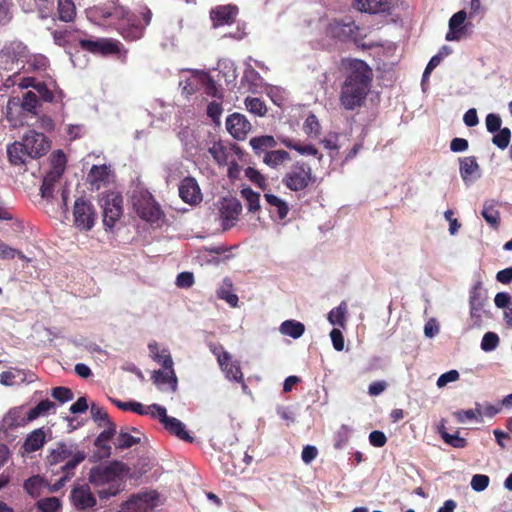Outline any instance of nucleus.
<instances>
[{"label":"nucleus","instance_id":"obj_1","mask_svg":"<svg viewBox=\"0 0 512 512\" xmlns=\"http://www.w3.org/2000/svg\"><path fill=\"white\" fill-rule=\"evenodd\" d=\"M372 80L373 71L365 61L351 60L348 74L341 86L340 104L346 110L362 106L370 91Z\"/></svg>","mask_w":512,"mask_h":512},{"label":"nucleus","instance_id":"obj_2","mask_svg":"<svg viewBox=\"0 0 512 512\" xmlns=\"http://www.w3.org/2000/svg\"><path fill=\"white\" fill-rule=\"evenodd\" d=\"M315 182L312 167L304 160L292 163L282 177V184L293 192L305 191Z\"/></svg>","mask_w":512,"mask_h":512},{"label":"nucleus","instance_id":"obj_3","mask_svg":"<svg viewBox=\"0 0 512 512\" xmlns=\"http://www.w3.org/2000/svg\"><path fill=\"white\" fill-rule=\"evenodd\" d=\"M86 458V453L78 449L75 443L59 442L56 448L52 449L47 455V464L50 466L57 465L67 460L62 467L63 472L69 474Z\"/></svg>","mask_w":512,"mask_h":512},{"label":"nucleus","instance_id":"obj_4","mask_svg":"<svg viewBox=\"0 0 512 512\" xmlns=\"http://www.w3.org/2000/svg\"><path fill=\"white\" fill-rule=\"evenodd\" d=\"M139 17L143 22L142 24L138 23L135 14L127 12L120 22L118 31L126 41H137L144 36L145 28L151 23L152 12L147 6H144L139 11Z\"/></svg>","mask_w":512,"mask_h":512},{"label":"nucleus","instance_id":"obj_5","mask_svg":"<svg viewBox=\"0 0 512 512\" xmlns=\"http://www.w3.org/2000/svg\"><path fill=\"white\" fill-rule=\"evenodd\" d=\"M152 358L162 366L161 369L153 372L151 376L153 383L161 391L176 392L178 380L173 369L174 362L171 354H152Z\"/></svg>","mask_w":512,"mask_h":512},{"label":"nucleus","instance_id":"obj_6","mask_svg":"<svg viewBox=\"0 0 512 512\" xmlns=\"http://www.w3.org/2000/svg\"><path fill=\"white\" fill-rule=\"evenodd\" d=\"M132 204L137 215L150 223L157 222L163 215L159 204L155 201L153 195L146 189H140L134 192Z\"/></svg>","mask_w":512,"mask_h":512},{"label":"nucleus","instance_id":"obj_7","mask_svg":"<svg viewBox=\"0 0 512 512\" xmlns=\"http://www.w3.org/2000/svg\"><path fill=\"white\" fill-rule=\"evenodd\" d=\"M103 224L112 229L123 214V197L115 192H108L103 195Z\"/></svg>","mask_w":512,"mask_h":512},{"label":"nucleus","instance_id":"obj_8","mask_svg":"<svg viewBox=\"0 0 512 512\" xmlns=\"http://www.w3.org/2000/svg\"><path fill=\"white\" fill-rule=\"evenodd\" d=\"M73 217L76 228L81 231H89L95 224L96 212L88 199L80 197L74 203Z\"/></svg>","mask_w":512,"mask_h":512},{"label":"nucleus","instance_id":"obj_9","mask_svg":"<svg viewBox=\"0 0 512 512\" xmlns=\"http://www.w3.org/2000/svg\"><path fill=\"white\" fill-rule=\"evenodd\" d=\"M358 30L359 27L351 18L333 19L327 24L325 35L331 39L346 42L355 39Z\"/></svg>","mask_w":512,"mask_h":512},{"label":"nucleus","instance_id":"obj_10","mask_svg":"<svg viewBox=\"0 0 512 512\" xmlns=\"http://www.w3.org/2000/svg\"><path fill=\"white\" fill-rule=\"evenodd\" d=\"M152 409H155V418L159 419L160 423L170 434L188 443L193 442L194 439L187 432L185 425L179 419L168 416L163 406L152 404Z\"/></svg>","mask_w":512,"mask_h":512},{"label":"nucleus","instance_id":"obj_11","mask_svg":"<svg viewBox=\"0 0 512 512\" xmlns=\"http://www.w3.org/2000/svg\"><path fill=\"white\" fill-rule=\"evenodd\" d=\"M123 466L121 462L115 461L106 466L93 467L89 473V481L98 487L114 482L123 471Z\"/></svg>","mask_w":512,"mask_h":512},{"label":"nucleus","instance_id":"obj_12","mask_svg":"<svg viewBox=\"0 0 512 512\" xmlns=\"http://www.w3.org/2000/svg\"><path fill=\"white\" fill-rule=\"evenodd\" d=\"M79 46L84 51L103 56L120 53V42L110 38L79 39Z\"/></svg>","mask_w":512,"mask_h":512},{"label":"nucleus","instance_id":"obj_13","mask_svg":"<svg viewBox=\"0 0 512 512\" xmlns=\"http://www.w3.org/2000/svg\"><path fill=\"white\" fill-rule=\"evenodd\" d=\"M24 147L28 149L29 158H40L50 149V141L43 134L34 130L29 131L23 136Z\"/></svg>","mask_w":512,"mask_h":512},{"label":"nucleus","instance_id":"obj_14","mask_svg":"<svg viewBox=\"0 0 512 512\" xmlns=\"http://www.w3.org/2000/svg\"><path fill=\"white\" fill-rule=\"evenodd\" d=\"M242 211V205L236 198H224L219 209L223 230L232 228Z\"/></svg>","mask_w":512,"mask_h":512},{"label":"nucleus","instance_id":"obj_15","mask_svg":"<svg viewBox=\"0 0 512 512\" xmlns=\"http://www.w3.org/2000/svg\"><path fill=\"white\" fill-rule=\"evenodd\" d=\"M226 129L234 139L244 140L251 130V124L243 114L233 113L226 119Z\"/></svg>","mask_w":512,"mask_h":512},{"label":"nucleus","instance_id":"obj_16","mask_svg":"<svg viewBox=\"0 0 512 512\" xmlns=\"http://www.w3.org/2000/svg\"><path fill=\"white\" fill-rule=\"evenodd\" d=\"M180 198L190 205L199 204L202 201L201 189L193 177H185L179 185Z\"/></svg>","mask_w":512,"mask_h":512},{"label":"nucleus","instance_id":"obj_17","mask_svg":"<svg viewBox=\"0 0 512 512\" xmlns=\"http://www.w3.org/2000/svg\"><path fill=\"white\" fill-rule=\"evenodd\" d=\"M352 7L369 14L388 13L393 8L392 0H353Z\"/></svg>","mask_w":512,"mask_h":512},{"label":"nucleus","instance_id":"obj_18","mask_svg":"<svg viewBox=\"0 0 512 512\" xmlns=\"http://www.w3.org/2000/svg\"><path fill=\"white\" fill-rule=\"evenodd\" d=\"M218 363L221 369L225 372L228 379L241 382L243 388H246V384L243 380V374L238 361L232 359V354H217Z\"/></svg>","mask_w":512,"mask_h":512},{"label":"nucleus","instance_id":"obj_19","mask_svg":"<svg viewBox=\"0 0 512 512\" xmlns=\"http://www.w3.org/2000/svg\"><path fill=\"white\" fill-rule=\"evenodd\" d=\"M71 501L77 510H86L96 505V498L87 485L75 487L71 491Z\"/></svg>","mask_w":512,"mask_h":512},{"label":"nucleus","instance_id":"obj_20","mask_svg":"<svg viewBox=\"0 0 512 512\" xmlns=\"http://www.w3.org/2000/svg\"><path fill=\"white\" fill-rule=\"evenodd\" d=\"M238 8L233 5L218 6L211 11V20L215 27L234 23Z\"/></svg>","mask_w":512,"mask_h":512},{"label":"nucleus","instance_id":"obj_21","mask_svg":"<svg viewBox=\"0 0 512 512\" xmlns=\"http://www.w3.org/2000/svg\"><path fill=\"white\" fill-rule=\"evenodd\" d=\"M264 198L268 204V211L271 218L281 221L287 217L290 210L287 202L271 193L264 194Z\"/></svg>","mask_w":512,"mask_h":512},{"label":"nucleus","instance_id":"obj_22","mask_svg":"<svg viewBox=\"0 0 512 512\" xmlns=\"http://www.w3.org/2000/svg\"><path fill=\"white\" fill-rule=\"evenodd\" d=\"M28 149L24 147V142L15 141L7 147V156L11 165L22 166L26 164L28 156Z\"/></svg>","mask_w":512,"mask_h":512},{"label":"nucleus","instance_id":"obj_23","mask_svg":"<svg viewBox=\"0 0 512 512\" xmlns=\"http://www.w3.org/2000/svg\"><path fill=\"white\" fill-rule=\"evenodd\" d=\"M116 433V425L110 423L109 427L103 430L95 439L94 445L100 450L101 458H108L111 455V447L108 442L113 438Z\"/></svg>","mask_w":512,"mask_h":512},{"label":"nucleus","instance_id":"obj_24","mask_svg":"<svg viewBox=\"0 0 512 512\" xmlns=\"http://www.w3.org/2000/svg\"><path fill=\"white\" fill-rule=\"evenodd\" d=\"M250 146L257 156H264L265 153H269L270 149L277 146L275 138L271 135H262L253 137L250 139Z\"/></svg>","mask_w":512,"mask_h":512},{"label":"nucleus","instance_id":"obj_25","mask_svg":"<svg viewBox=\"0 0 512 512\" xmlns=\"http://www.w3.org/2000/svg\"><path fill=\"white\" fill-rule=\"evenodd\" d=\"M280 141L285 147L289 149H294L302 155L315 156L318 158L319 161H321L323 158V154L320 153L318 149L312 144H301L299 141H296L288 137L281 138Z\"/></svg>","mask_w":512,"mask_h":512},{"label":"nucleus","instance_id":"obj_26","mask_svg":"<svg viewBox=\"0 0 512 512\" xmlns=\"http://www.w3.org/2000/svg\"><path fill=\"white\" fill-rule=\"evenodd\" d=\"M77 15L74 0H57V19L61 22H74Z\"/></svg>","mask_w":512,"mask_h":512},{"label":"nucleus","instance_id":"obj_27","mask_svg":"<svg viewBox=\"0 0 512 512\" xmlns=\"http://www.w3.org/2000/svg\"><path fill=\"white\" fill-rule=\"evenodd\" d=\"M28 376H33L32 373L26 372L20 368H10L0 374V382L3 385L11 386L17 383H22L27 380Z\"/></svg>","mask_w":512,"mask_h":512},{"label":"nucleus","instance_id":"obj_28","mask_svg":"<svg viewBox=\"0 0 512 512\" xmlns=\"http://www.w3.org/2000/svg\"><path fill=\"white\" fill-rule=\"evenodd\" d=\"M31 420H28V411L24 407H15L11 409L4 418V422L9 428L24 426Z\"/></svg>","mask_w":512,"mask_h":512},{"label":"nucleus","instance_id":"obj_29","mask_svg":"<svg viewBox=\"0 0 512 512\" xmlns=\"http://www.w3.org/2000/svg\"><path fill=\"white\" fill-rule=\"evenodd\" d=\"M113 403L123 411H131L139 415L150 414L153 418L156 417L155 409H152V405L144 406L142 403L136 401L122 402L119 400H113Z\"/></svg>","mask_w":512,"mask_h":512},{"label":"nucleus","instance_id":"obj_30","mask_svg":"<svg viewBox=\"0 0 512 512\" xmlns=\"http://www.w3.org/2000/svg\"><path fill=\"white\" fill-rule=\"evenodd\" d=\"M47 486V483L40 475H33L26 479L23 483V488L27 494L32 498H38L41 496L43 489Z\"/></svg>","mask_w":512,"mask_h":512},{"label":"nucleus","instance_id":"obj_31","mask_svg":"<svg viewBox=\"0 0 512 512\" xmlns=\"http://www.w3.org/2000/svg\"><path fill=\"white\" fill-rule=\"evenodd\" d=\"M108 167L106 165H93L88 173L87 180L92 187L99 189L108 180Z\"/></svg>","mask_w":512,"mask_h":512},{"label":"nucleus","instance_id":"obj_32","mask_svg":"<svg viewBox=\"0 0 512 512\" xmlns=\"http://www.w3.org/2000/svg\"><path fill=\"white\" fill-rule=\"evenodd\" d=\"M279 331L282 335L298 339L304 334L305 325L294 319L285 320L281 323Z\"/></svg>","mask_w":512,"mask_h":512},{"label":"nucleus","instance_id":"obj_33","mask_svg":"<svg viewBox=\"0 0 512 512\" xmlns=\"http://www.w3.org/2000/svg\"><path fill=\"white\" fill-rule=\"evenodd\" d=\"M478 171L479 164L475 156L464 157L460 160V174L465 182L475 178Z\"/></svg>","mask_w":512,"mask_h":512},{"label":"nucleus","instance_id":"obj_34","mask_svg":"<svg viewBox=\"0 0 512 512\" xmlns=\"http://www.w3.org/2000/svg\"><path fill=\"white\" fill-rule=\"evenodd\" d=\"M45 441V432L42 428H39L28 435L24 443V448L27 452H35L44 445Z\"/></svg>","mask_w":512,"mask_h":512},{"label":"nucleus","instance_id":"obj_35","mask_svg":"<svg viewBox=\"0 0 512 512\" xmlns=\"http://www.w3.org/2000/svg\"><path fill=\"white\" fill-rule=\"evenodd\" d=\"M290 160V154L285 150H270L262 157V161L271 168H278Z\"/></svg>","mask_w":512,"mask_h":512},{"label":"nucleus","instance_id":"obj_36","mask_svg":"<svg viewBox=\"0 0 512 512\" xmlns=\"http://www.w3.org/2000/svg\"><path fill=\"white\" fill-rule=\"evenodd\" d=\"M51 169L50 172L56 174V176L62 177L66 169V155L62 150H56L51 155Z\"/></svg>","mask_w":512,"mask_h":512},{"label":"nucleus","instance_id":"obj_37","mask_svg":"<svg viewBox=\"0 0 512 512\" xmlns=\"http://www.w3.org/2000/svg\"><path fill=\"white\" fill-rule=\"evenodd\" d=\"M303 131L311 139H317L321 134V125L315 114L310 113L304 124Z\"/></svg>","mask_w":512,"mask_h":512},{"label":"nucleus","instance_id":"obj_38","mask_svg":"<svg viewBox=\"0 0 512 512\" xmlns=\"http://www.w3.org/2000/svg\"><path fill=\"white\" fill-rule=\"evenodd\" d=\"M348 310L347 303L342 301L337 307L333 308L328 314V320L332 325L344 327L346 321V313Z\"/></svg>","mask_w":512,"mask_h":512},{"label":"nucleus","instance_id":"obj_39","mask_svg":"<svg viewBox=\"0 0 512 512\" xmlns=\"http://www.w3.org/2000/svg\"><path fill=\"white\" fill-rule=\"evenodd\" d=\"M60 176L48 171L44 176L42 185L40 187V193L43 198L50 199L53 197L55 184L60 180Z\"/></svg>","mask_w":512,"mask_h":512},{"label":"nucleus","instance_id":"obj_40","mask_svg":"<svg viewBox=\"0 0 512 512\" xmlns=\"http://www.w3.org/2000/svg\"><path fill=\"white\" fill-rule=\"evenodd\" d=\"M439 433L444 440V442L454 448H465L467 446V440L463 437H460L458 432L455 434L448 433L444 426L439 427Z\"/></svg>","mask_w":512,"mask_h":512},{"label":"nucleus","instance_id":"obj_41","mask_svg":"<svg viewBox=\"0 0 512 512\" xmlns=\"http://www.w3.org/2000/svg\"><path fill=\"white\" fill-rule=\"evenodd\" d=\"M245 106L250 113L256 116L262 117L267 113V107L260 98L247 97L245 99Z\"/></svg>","mask_w":512,"mask_h":512},{"label":"nucleus","instance_id":"obj_42","mask_svg":"<svg viewBox=\"0 0 512 512\" xmlns=\"http://www.w3.org/2000/svg\"><path fill=\"white\" fill-rule=\"evenodd\" d=\"M36 507L41 512H58L61 502L57 497H47L37 501Z\"/></svg>","mask_w":512,"mask_h":512},{"label":"nucleus","instance_id":"obj_43","mask_svg":"<svg viewBox=\"0 0 512 512\" xmlns=\"http://www.w3.org/2000/svg\"><path fill=\"white\" fill-rule=\"evenodd\" d=\"M209 153L219 165L228 164L229 152L221 143H215L209 148Z\"/></svg>","mask_w":512,"mask_h":512},{"label":"nucleus","instance_id":"obj_44","mask_svg":"<svg viewBox=\"0 0 512 512\" xmlns=\"http://www.w3.org/2000/svg\"><path fill=\"white\" fill-rule=\"evenodd\" d=\"M140 442L139 437L132 436L130 433L121 430L117 436L115 446L117 449H128Z\"/></svg>","mask_w":512,"mask_h":512},{"label":"nucleus","instance_id":"obj_45","mask_svg":"<svg viewBox=\"0 0 512 512\" xmlns=\"http://www.w3.org/2000/svg\"><path fill=\"white\" fill-rule=\"evenodd\" d=\"M242 196L247 201V208L249 212H256L260 209V194L254 192L250 188L243 189L241 191Z\"/></svg>","mask_w":512,"mask_h":512},{"label":"nucleus","instance_id":"obj_46","mask_svg":"<svg viewBox=\"0 0 512 512\" xmlns=\"http://www.w3.org/2000/svg\"><path fill=\"white\" fill-rule=\"evenodd\" d=\"M54 406L55 404L48 399L40 401L34 408L28 411V420H34L39 416L44 415Z\"/></svg>","mask_w":512,"mask_h":512},{"label":"nucleus","instance_id":"obj_47","mask_svg":"<svg viewBox=\"0 0 512 512\" xmlns=\"http://www.w3.org/2000/svg\"><path fill=\"white\" fill-rule=\"evenodd\" d=\"M497 132L492 138V143L500 149L507 148L511 139V130L508 127H504Z\"/></svg>","mask_w":512,"mask_h":512},{"label":"nucleus","instance_id":"obj_48","mask_svg":"<svg viewBox=\"0 0 512 512\" xmlns=\"http://www.w3.org/2000/svg\"><path fill=\"white\" fill-rule=\"evenodd\" d=\"M453 415L459 423H465L466 421L471 420H481V411L479 408H476L475 410H458L455 411Z\"/></svg>","mask_w":512,"mask_h":512},{"label":"nucleus","instance_id":"obj_49","mask_svg":"<svg viewBox=\"0 0 512 512\" xmlns=\"http://www.w3.org/2000/svg\"><path fill=\"white\" fill-rule=\"evenodd\" d=\"M98 490V496L100 499H108L116 496L121 491V483L117 480L106 484Z\"/></svg>","mask_w":512,"mask_h":512},{"label":"nucleus","instance_id":"obj_50","mask_svg":"<svg viewBox=\"0 0 512 512\" xmlns=\"http://www.w3.org/2000/svg\"><path fill=\"white\" fill-rule=\"evenodd\" d=\"M90 413H91V417L94 421H104L105 424L107 425V427H109V424L110 423H113L109 416H108V413L106 412V410L95 404V403H92L91 404V407H90Z\"/></svg>","mask_w":512,"mask_h":512},{"label":"nucleus","instance_id":"obj_51","mask_svg":"<svg viewBox=\"0 0 512 512\" xmlns=\"http://www.w3.org/2000/svg\"><path fill=\"white\" fill-rule=\"evenodd\" d=\"M52 397L61 403H65L71 401L74 394L71 389L60 386L52 389Z\"/></svg>","mask_w":512,"mask_h":512},{"label":"nucleus","instance_id":"obj_52","mask_svg":"<svg viewBox=\"0 0 512 512\" xmlns=\"http://www.w3.org/2000/svg\"><path fill=\"white\" fill-rule=\"evenodd\" d=\"M499 343V337L494 332H487L484 334L481 342V348L484 351H492L496 349Z\"/></svg>","mask_w":512,"mask_h":512},{"label":"nucleus","instance_id":"obj_53","mask_svg":"<svg viewBox=\"0 0 512 512\" xmlns=\"http://www.w3.org/2000/svg\"><path fill=\"white\" fill-rule=\"evenodd\" d=\"M150 499L148 498V494H137L131 496V498L126 501L123 505V509L126 510H137L140 509V503H147Z\"/></svg>","mask_w":512,"mask_h":512},{"label":"nucleus","instance_id":"obj_54","mask_svg":"<svg viewBox=\"0 0 512 512\" xmlns=\"http://www.w3.org/2000/svg\"><path fill=\"white\" fill-rule=\"evenodd\" d=\"M39 105L38 95L32 91H28L23 96L22 106L28 112H34Z\"/></svg>","mask_w":512,"mask_h":512},{"label":"nucleus","instance_id":"obj_55","mask_svg":"<svg viewBox=\"0 0 512 512\" xmlns=\"http://www.w3.org/2000/svg\"><path fill=\"white\" fill-rule=\"evenodd\" d=\"M33 88L36 90L38 98H40L42 101L53 102L54 94L44 82L33 85Z\"/></svg>","mask_w":512,"mask_h":512},{"label":"nucleus","instance_id":"obj_56","mask_svg":"<svg viewBox=\"0 0 512 512\" xmlns=\"http://www.w3.org/2000/svg\"><path fill=\"white\" fill-rule=\"evenodd\" d=\"M16 256H18L20 259H24V254L7 244L0 242V258L2 259H14Z\"/></svg>","mask_w":512,"mask_h":512},{"label":"nucleus","instance_id":"obj_57","mask_svg":"<svg viewBox=\"0 0 512 512\" xmlns=\"http://www.w3.org/2000/svg\"><path fill=\"white\" fill-rule=\"evenodd\" d=\"M490 479L487 475L476 474L472 477L471 487L476 492L485 490L489 485Z\"/></svg>","mask_w":512,"mask_h":512},{"label":"nucleus","instance_id":"obj_58","mask_svg":"<svg viewBox=\"0 0 512 512\" xmlns=\"http://www.w3.org/2000/svg\"><path fill=\"white\" fill-rule=\"evenodd\" d=\"M481 285L482 283L477 282L470 290L469 304L470 306H484V300L481 296Z\"/></svg>","mask_w":512,"mask_h":512},{"label":"nucleus","instance_id":"obj_59","mask_svg":"<svg viewBox=\"0 0 512 512\" xmlns=\"http://www.w3.org/2000/svg\"><path fill=\"white\" fill-rule=\"evenodd\" d=\"M53 41L56 45L60 47H66L69 43V37L72 34V31L69 30H54L52 31Z\"/></svg>","mask_w":512,"mask_h":512},{"label":"nucleus","instance_id":"obj_60","mask_svg":"<svg viewBox=\"0 0 512 512\" xmlns=\"http://www.w3.org/2000/svg\"><path fill=\"white\" fill-rule=\"evenodd\" d=\"M12 5L11 0H3L0 2V24H7L11 20Z\"/></svg>","mask_w":512,"mask_h":512},{"label":"nucleus","instance_id":"obj_61","mask_svg":"<svg viewBox=\"0 0 512 512\" xmlns=\"http://www.w3.org/2000/svg\"><path fill=\"white\" fill-rule=\"evenodd\" d=\"M502 120L499 115L490 113L486 116V128L488 132L495 133L501 130Z\"/></svg>","mask_w":512,"mask_h":512},{"label":"nucleus","instance_id":"obj_62","mask_svg":"<svg viewBox=\"0 0 512 512\" xmlns=\"http://www.w3.org/2000/svg\"><path fill=\"white\" fill-rule=\"evenodd\" d=\"M482 216L487 223L497 228L500 219L499 212L497 210H494L492 207H484L482 210Z\"/></svg>","mask_w":512,"mask_h":512},{"label":"nucleus","instance_id":"obj_63","mask_svg":"<svg viewBox=\"0 0 512 512\" xmlns=\"http://www.w3.org/2000/svg\"><path fill=\"white\" fill-rule=\"evenodd\" d=\"M369 442L372 446L380 448L383 447L387 442V437L384 432L374 430L369 434Z\"/></svg>","mask_w":512,"mask_h":512},{"label":"nucleus","instance_id":"obj_64","mask_svg":"<svg viewBox=\"0 0 512 512\" xmlns=\"http://www.w3.org/2000/svg\"><path fill=\"white\" fill-rule=\"evenodd\" d=\"M246 176L249 178V180L251 182L255 183L260 188H264L265 187L266 179L258 170L249 167L246 170Z\"/></svg>","mask_w":512,"mask_h":512}]
</instances>
